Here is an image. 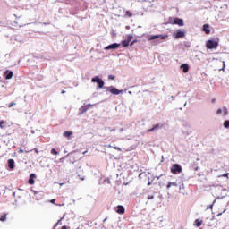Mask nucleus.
<instances>
[{
    "mask_svg": "<svg viewBox=\"0 0 229 229\" xmlns=\"http://www.w3.org/2000/svg\"><path fill=\"white\" fill-rule=\"evenodd\" d=\"M91 83H97L98 87L97 90L98 89H105L106 94L110 92V94H113V96H119V94H124V90L119 89L115 88V86H105V81L103 79L99 78V76H95L91 79Z\"/></svg>",
    "mask_w": 229,
    "mask_h": 229,
    "instance_id": "1",
    "label": "nucleus"
},
{
    "mask_svg": "<svg viewBox=\"0 0 229 229\" xmlns=\"http://www.w3.org/2000/svg\"><path fill=\"white\" fill-rule=\"evenodd\" d=\"M169 36L167 34L162 35V34H157L152 35L148 38V42H151V40H156V42H160V40H165Z\"/></svg>",
    "mask_w": 229,
    "mask_h": 229,
    "instance_id": "2",
    "label": "nucleus"
},
{
    "mask_svg": "<svg viewBox=\"0 0 229 229\" xmlns=\"http://www.w3.org/2000/svg\"><path fill=\"white\" fill-rule=\"evenodd\" d=\"M219 46V41H216L214 39H209L206 42L207 49H217Z\"/></svg>",
    "mask_w": 229,
    "mask_h": 229,
    "instance_id": "3",
    "label": "nucleus"
},
{
    "mask_svg": "<svg viewBox=\"0 0 229 229\" xmlns=\"http://www.w3.org/2000/svg\"><path fill=\"white\" fill-rule=\"evenodd\" d=\"M182 165L178 164H174L172 168H171V173L173 174H179V173H182Z\"/></svg>",
    "mask_w": 229,
    "mask_h": 229,
    "instance_id": "4",
    "label": "nucleus"
},
{
    "mask_svg": "<svg viewBox=\"0 0 229 229\" xmlns=\"http://www.w3.org/2000/svg\"><path fill=\"white\" fill-rule=\"evenodd\" d=\"M162 128H164L163 123H157L152 128L147 130V133H151L153 131H158V130H162Z\"/></svg>",
    "mask_w": 229,
    "mask_h": 229,
    "instance_id": "5",
    "label": "nucleus"
},
{
    "mask_svg": "<svg viewBox=\"0 0 229 229\" xmlns=\"http://www.w3.org/2000/svg\"><path fill=\"white\" fill-rule=\"evenodd\" d=\"M119 47H121V44L112 43V44L106 46L104 49H105V51H110V50H114V49H119Z\"/></svg>",
    "mask_w": 229,
    "mask_h": 229,
    "instance_id": "6",
    "label": "nucleus"
},
{
    "mask_svg": "<svg viewBox=\"0 0 229 229\" xmlns=\"http://www.w3.org/2000/svg\"><path fill=\"white\" fill-rule=\"evenodd\" d=\"M183 37H185V31L182 30H177L174 33V38L178 40V38H183Z\"/></svg>",
    "mask_w": 229,
    "mask_h": 229,
    "instance_id": "7",
    "label": "nucleus"
},
{
    "mask_svg": "<svg viewBox=\"0 0 229 229\" xmlns=\"http://www.w3.org/2000/svg\"><path fill=\"white\" fill-rule=\"evenodd\" d=\"M171 24H176L177 26H184L183 19L182 18H174V21H170Z\"/></svg>",
    "mask_w": 229,
    "mask_h": 229,
    "instance_id": "8",
    "label": "nucleus"
},
{
    "mask_svg": "<svg viewBox=\"0 0 229 229\" xmlns=\"http://www.w3.org/2000/svg\"><path fill=\"white\" fill-rule=\"evenodd\" d=\"M4 77L5 80H12V78H13V72L12 70H6L4 72Z\"/></svg>",
    "mask_w": 229,
    "mask_h": 229,
    "instance_id": "9",
    "label": "nucleus"
},
{
    "mask_svg": "<svg viewBox=\"0 0 229 229\" xmlns=\"http://www.w3.org/2000/svg\"><path fill=\"white\" fill-rule=\"evenodd\" d=\"M7 164H8V168L10 169V171H13V169H15V160L8 159Z\"/></svg>",
    "mask_w": 229,
    "mask_h": 229,
    "instance_id": "10",
    "label": "nucleus"
},
{
    "mask_svg": "<svg viewBox=\"0 0 229 229\" xmlns=\"http://www.w3.org/2000/svg\"><path fill=\"white\" fill-rule=\"evenodd\" d=\"M35 178H37V174H30L29 177L28 183L29 185H35Z\"/></svg>",
    "mask_w": 229,
    "mask_h": 229,
    "instance_id": "11",
    "label": "nucleus"
},
{
    "mask_svg": "<svg viewBox=\"0 0 229 229\" xmlns=\"http://www.w3.org/2000/svg\"><path fill=\"white\" fill-rule=\"evenodd\" d=\"M202 31H204V33H206V35H210V25L204 24L202 27Z\"/></svg>",
    "mask_w": 229,
    "mask_h": 229,
    "instance_id": "12",
    "label": "nucleus"
},
{
    "mask_svg": "<svg viewBox=\"0 0 229 229\" xmlns=\"http://www.w3.org/2000/svg\"><path fill=\"white\" fill-rule=\"evenodd\" d=\"M228 191H229V190L226 189V188L222 189V192H224L225 195L218 196V197L216 198V199H224V198L226 197V194H228Z\"/></svg>",
    "mask_w": 229,
    "mask_h": 229,
    "instance_id": "13",
    "label": "nucleus"
},
{
    "mask_svg": "<svg viewBox=\"0 0 229 229\" xmlns=\"http://www.w3.org/2000/svg\"><path fill=\"white\" fill-rule=\"evenodd\" d=\"M116 212H117V214H124V212H125L124 206L118 205Z\"/></svg>",
    "mask_w": 229,
    "mask_h": 229,
    "instance_id": "14",
    "label": "nucleus"
},
{
    "mask_svg": "<svg viewBox=\"0 0 229 229\" xmlns=\"http://www.w3.org/2000/svg\"><path fill=\"white\" fill-rule=\"evenodd\" d=\"M87 112V107L82 106L79 108V115H83Z\"/></svg>",
    "mask_w": 229,
    "mask_h": 229,
    "instance_id": "15",
    "label": "nucleus"
},
{
    "mask_svg": "<svg viewBox=\"0 0 229 229\" xmlns=\"http://www.w3.org/2000/svg\"><path fill=\"white\" fill-rule=\"evenodd\" d=\"M181 69L182 70L183 72H189V64H182Z\"/></svg>",
    "mask_w": 229,
    "mask_h": 229,
    "instance_id": "16",
    "label": "nucleus"
},
{
    "mask_svg": "<svg viewBox=\"0 0 229 229\" xmlns=\"http://www.w3.org/2000/svg\"><path fill=\"white\" fill-rule=\"evenodd\" d=\"M195 226H197V228H199V226H201V225H203V221L199 220V219H196L194 222Z\"/></svg>",
    "mask_w": 229,
    "mask_h": 229,
    "instance_id": "17",
    "label": "nucleus"
},
{
    "mask_svg": "<svg viewBox=\"0 0 229 229\" xmlns=\"http://www.w3.org/2000/svg\"><path fill=\"white\" fill-rule=\"evenodd\" d=\"M64 136L66 137L67 139H70L72 137V131H64Z\"/></svg>",
    "mask_w": 229,
    "mask_h": 229,
    "instance_id": "18",
    "label": "nucleus"
},
{
    "mask_svg": "<svg viewBox=\"0 0 229 229\" xmlns=\"http://www.w3.org/2000/svg\"><path fill=\"white\" fill-rule=\"evenodd\" d=\"M171 187H178V183H176V182H168V184L166 185V188L171 189Z\"/></svg>",
    "mask_w": 229,
    "mask_h": 229,
    "instance_id": "19",
    "label": "nucleus"
},
{
    "mask_svg": "<svg viewBox=\"0 0 229 229\" xmlns=\"http://www.w3.org/2000/svg\"><path fill=\"white\" fill-rule=\"evenodd\" d=\"M122 46L123 47H128V46H130V43L126 39L122 40Z\"/></svg>",
    "mask_w": 229,
    "mask_h": 229,
    "instance_id": "20",
    "label": "nucleus"
},
{
    "mask_svg": "<svg viewBox=\"0 0 229 229\" xmlns=\"http://www.w3.org/2000/svg\"><path fill=\"white\" fill-rule=\"evenodd\" d=\"M86 108H87V110H90V108H92L93 106H96V104H88V105H85L84 106Z\"/></svg>",
    "mask_w": 229,
    "mask_h": 229,
    "instance_id": "21",
    "label": "nucleus"
},
{
    "mask_svg": "<svg viewBox=\"0 0 229 229\" xmlns=\"http://www.w3.org/2000/svg\"><path fill=\"white\" fill-rule=\"evenodd\" d=\"M224 128H225L226 130H228V128H229V120H225V121L224 122Z\"/></svg>",
    "mask_w": 229,
    "mask_h": 229,
    "instance_id": "22",
    "label": "nucleus"
},
{
    "mask_svg": "<svg viewBox=\"0 0 229 229\" xmlns=\"http://www.w3.org/2000/svg\"><path fill=\"white\" fill-rule=\"evenodd\" d=\"M0 221H2V222L6 221V214H4V215L0 216Z\"/></svg>",
    "mask_w": 229,
    "mask_h": 229,
    "instance_id": "23",
    "label": "nucleus"
},
{
    "mask_svg": "<svg viewBox=\"0 0 229 229\" xmlns=\"http://www.w3.org/2000/svg\"><path fill=\"white\" fill-rule=\"evenodd\" d=\"M126 40H127L129 43H131V40H133V35H128Z\"/></svg>",
    "mask_w": 229,
    "mask_h": 229,
    "instance_id": "24",
    "label": "nucleus"
},
{
    "mask_svg": "<svg viewBox=\"0 0 229 229\" xmlns=\"http://www.w3.org/2000/svg\"><path fill=\"white\" fill-rule=\"evenodd\" d=\"M125 15L127 17H133V13H131V12H130V11H126Z\"/></svg>",
    "mask_w": 229,
    "mask_h": 229,
    "instance_id": "25",
    "label": "nucleus"
},
{
    "mask_svg": "<svg viewBox=\"0 0 229 229\" xmlns=\"http://www.w3.org/2000/svg\"><path fill=\"white\" fill-rule=\"evenodd\" d=\"M222 114H223V109L218 108V109L216 110V115H221Z\"/></svg>",
    "mask_w": 229,
    "mask_h": 229,
    "instance_id": "26",
    "label": "nucleus"
},
{
    "mask_svg": "<svg viewBox=\"0 0 229 229\" xmlns=\"http://www.w3.org/2000/svg\"><path fill=\"white\" fill-rule=\"evenodd\" d=\"M214 203H216V199L213 201L211 205L207 207V209L208 210V208H210L212 210V208H214Z\"/></svg>",
    "mask_w": 229,
    "mask_h": 229,
    "instance_id": "27",
    "label": "nucleus"
},
{
    "mask_svg": "<svg viewBox=\"0 0 229 229\" xmlns=\"http://www.w3.org/2000/svg\"><path fill=\"white\" fill-rule=\"evenodd\" d=\"M224 115L226 116L228 115V108L224 107Z\"/></svg>",
    "mask_w": 229,
    "mask_h": 229,
    "instance_id": "28",
    "label": "nucleus"
},
{
    "mask_svg": "<svg viewBox=\"0 0 229 229\" xmlns=\"http://www.w3.org/2000/svg\"><path fill=\"white\" fill-rule=\"evenodd\" d=\"M51 154L52 155H58V151H56L55 148L51 149Z\"/></svg>",
    "mask_w": 229,
    "mask_h": 229,
    "instance_id": "29",
    "label": "nucleus"
},
{
    "mask_svg": "<svg viewBox=\"0 0 229 229\" xmlns=\"http://www.w3.org/2000/svg\"><path fill=\"white\" fill-rule=\"evenodd\" d=\"M137 42H138V40H137V39H134V40H132V41L130 43V46L131 47V46L137 44Z\"/></svg>",
    "mask_w": 229,
    "mask_h": 229,
    "instance_id": "30",
    "label": "nucleus"
},
{
    "mask_svg": "<svg viewBox=\"0 0 229 229\" xmlns=\"http://www.w3.org/2000/svg\"><path fill=\"white\" fill-rule=\"evenodd\" d=\"M108 80H115V75H108Z\"/></svg>",
    "mask_w": 229,
    "mask_h": 229,
    "instance_id": "31",
    "label": "nucleus"
},
{
    "mask_svg": "<svg viewBox=\"0 0 229 229\" xmlns=\"http://www.w3.org/2000/svg\"><path fill=\"white\" fill-rule=\"evenodd\" d=\"M4 120H1L0 121V128H2L3 129V125L4 124Z\"/></svg>",
    "mask_w": 229,
    "mask_h": 229,
    "instance_id": "32",
    "label": "nucleus"
},
{
    "mask_svg": "<svg viewBox=\"0 0 229 229\" xmlns=\"http://www.w3.org/2000/svg\"><path fill=\"white\" fill-rule=\"evenodd\" d=\"M58 225H62V221L58 220L57 223L54 225L55 228H56V226H58Z\"/></svg>",
    "mask_w": 229,
    "mask_h": 229,
    "instance_id": "33",
    "label": "nucleus"
},
{
    "mask_svg": "<svg viewBox=\"0 0 229 229\" xmlns=\"http://www.w3.org/2000/svg\"><path fill=\"white\" fill-rule=\"evenodd\" d=\"M148 199H155V196L154 195H148Z\"/></svg>",
    "mask_w": 229,
    "mask_h": 229,
    "instance_id": "34",
    "label": "nucleus"
},
{
    "mask_svg": "<svg viewBox=\"0 0 229 229\" xmlns=\"http://www.w3.org/2000/svg\"><path fill=\"white\" fill-rule=\"evenodd\" d=\"M13 105H15V102L10 103L9 106H8V107H9V108H12V106H13Z\"/></svg>",
    "mask_w": 229,
    "mask_h": 229,
    "instance_id": "35",
    "label": "nucleus"
},
{
    "mask_svg": "<svg viewBox=\"0 0 229 229\" xmlns=\"http://www.w3.org/2000/svg\"><path fill=\"white\" fill-rule=\"evenodd\" d=\"M180 191H182V189H185V185L183 183L181 184V186L179 187Z\"/></svg>",
    "mask_w": 229,
    "mask_h": 229,
    "instance_id": "36",
    "label": "nucleus"
},
{
    "mask_svg": "<svg viewBox=\"0 0 229 229\" xmlns=\"http://www.w3.org/2000/svg\"><path fill=\"white\" fill-rule=\"evenodd\" d=\"M221 176H223L224 178H228V173L224 174H222Z\"/></svg>",
    "mask_w": 229,
    "mask_h": 229,
    "instance_id": "37",
    "label": "nucleus"
},
{
    "mask_svg": "<svg viewBox=\"0 0 229 229\" xmlns=\"http://www.w3.org/2000/svg\"><path fill=\"white\" fill-rule=\"evenodd\" d=\"M226 67V65H225V62H223V68L220 69V71H225V68Z\"/></svg>",
    "mask_w": 229,
    "mask_h": 229,
    "instance_id": "38",
    "label": "nucleus"
},
{
    "mask_svg": "<svg viewBox=\"0 0 229 229\" xmlns=\"http://www.w3.org/2000/svg\"><path fill=\"white\" fill-rule=\"evenodd\" d=\"M114 149H117V151H121V148L119 147H113Z\"/></svg>",
    "mask_w": 229,
    "mask_h": 229,
    "instance_id": "39",
    "label": "nucleus"
},
{
    "mask_svg": "<svg viewBox=\"0 0 229 229\" xmlns=\"http://www.w3.org/2000/svg\"><path fill=\"white\" fill-rule=\"evenodd\" d=\"M211 103H213V104L216 103V98H212Z\"/></svg>",
    "mask_w": 229,
    "mask_h": 229,
    "instance_id": "40",
    "label": "nucleus"
},
{
    "mask_svg": "<svg viewBox=\"0 0 229 229\" xmlns=\"http://www.w3.org/2000/svg\"><path fill=\"white\" fill-rule=\"evenodd\" d=\"M19 153H24V150L22 148H20Z\"/></svg>",
    "mask_w": 229,
    "mask_h": 229,
    "instance_id": "41",
    "label": "nucleus"
},
{
    "mask_svg": "<svg viewBox=\"0 0 229 229\" xmlns=\"http://www.w3.org/2000/svg\"><path fill=\"white\" fill-rule=\"evenodd\" d=\"M171 99H172V101H174V96H171Z\"/></svg>",
    "mask_w": 229,
    "mask_h": 229,
    "instance_id": "42",
    "label": "nucleus"
},
{
    "mask_svg": "<svg viewBox=\"0 0 229 229\" xmlns=\"http://www.w3.org/2000/svg\"><path fill=\"white\" fill-rule=\"evenodd\" d=\"M35 153L38 154V149L34 148Z\"/></svg>",
    "mask_w": 229,
    "mask_h": 229,
    "instance_id": "43",
    "label": "nucleus"
},
{
    "mask_svg": "<svg viewBox=\"0 0 229 229\" xmlns=\"http://www.w3.org/2000/svg\"><path fill=\"white\" fill-rule=\"evenodd\" d=\"M198 169H199V167L196 166V167L194 168V171H198Z\"/></svg>",
    "mask_w": 229,
    "mask_h": 229,
    "instance_id": "44",
    "label": "nucleus"
},
{
    "mask_svg": "<svg viewBox=\"0 0 229 229\" xmlns=\"http://www.w3.org/2000/svg\"><path fill=\"white\" fill-rule=\"evenodd\" d=\"M161 176H162V174L158 175V176H156L157 180H158Z\"/></svg>",
    "mask_w": 229,
    "mask_h": 229,
    "instance_id": "45",
    "label": "nucleus"
},
{
    "mask_svg": "<svg viewBox=\"0 0 229 229\" xmlns=\"http://www.w3.org/2000/svg\"><path fill=\"white\" fill-rule=\"evenodd\" d=\"M109 130H110V131H115V129H110L109 128Z\"/></svg>",
    "mask_w": 229,
    "mask_h": 229,
    "instance_id": "46",
    "label": "nucleus"
},
{
    "mask_svg": "<svg viewBox=\"0 0 229 229\" xmlns=\"http://www.w3.org/2000/svg\"><path fill=\"white\" fill-rule=\"evenodd\" d=\"M55 201H56V199H52L50 202L55 203Z\"/></svg>",
    "mask_w": 229,
    "mask_h": 229,
    "instance_id": "47",
    "label": "nucleus"
},
{
    "mask_svg": "<svg viewBox=\"0 0 229 229\" xmlns=\"http://www.w3.org/2000/svg\"><path fill=\"white\" fill-rule=\"evenodd\" d=\"M125 29H126V30H130V26L127 25V26L125 27Z\"/></svg>",
    "mask_w": 229,
    "mask_h": 229,
    "instance_id": "48",
    "label": "nucleus"
},
{
    "mask_svg": "<svg viewBox=\"0 0 229 229\" xmlns=\"http://www.w3.org/2000/svg\"><path fill=\"white\" fill-rule=\"evenodd\" d=\"M61 94H65V90H62V91H61Z\"/></svg>",
    "mask_w": 229,
    "mask_h": 229,
    "instance_id": "49",
    "label": "nucleus"
},
{
    "mask_svg": "<svg viewBox=\"0 0 229 229\" xmlns=\"http://www.w3.org/2000/svg\"><path fill=\"white\" fill-rule=\"evenodd\" d=\"M123 130H124V129H123V128H122V129H120V132H123Z\"/></svg>",
    "mask_w": 229,
    "mask_h": 229,
    "instance_id": "50",
    "label": "nucleus"
},
{
    "mask_svg": "<svg viewBox=\"0 0 229 229\" xmlns=\"http://www.w3.org/2000/svg\"><path fill=\"white\" fill-rule=\"evenodd\" d=\"M148 186L151 185V182H148Z\"/></svg>",
    "mask_w": 229,
    "mask_h": 229,
    "instance_id": "51",
    "label": "nucleus"
},
{
    "mask_svg": "<svg viewBox=\"0 0 229 229\" xmlns=\"http://www.w3.org/2000/svg\"><path fill=\"white\" fill-rule=\"evenodd\" d=\"M106 219H107V218H105L104 221H103V223L106 222Z\"/></svg>",
    "mask_w": 229,
    "mask_h": 229,
    "instance_id": "52",
    "label": "nucleus"
},
{
    "mask_svg": "<svg viewBox=\"0 0 229 229\" xmlns=\"http://www.w3.org/2000/svg\"><path fill=\"white\" fill-rule=\"evenodd\" d=\"M184 106H187V102L184 103Z\"/></svg>",
    "mask_w": 229,
    "mask_h": 229,
    "instance_id": "53",
    "label": "nucleus"
},
{
    "mask_svg": "<svg viewBox=\"0 0 229 229\" xmlns=\"http://www.w3.org/2000/svg\"><path fill=\"white\" fill-rule=\"evenodd\" d=\"M25 153H30V150H26Z\"/></svg>",
    "mask_w": 229,
    "mask_h": 229,
    "instance_id": "54",
    "label": "nucleus"
},
{
    "mask_svg": "<svg viewBox=\"0 0 229 229\" xmlns=\"http://www.w3.org/2000/svg\"><path fill=\"white\" fill-rule=\"evenodd\" d=\"M13 196L15 197V192H13Z\"/></svg>",
    "mask_w": 229,
    "mask_h": 229,
    "instance_id": "55",
    "label": "nucleus"
},
{
    "mask_svg": "<svg viewBox=\"0 0 229 229\" xmlns=\"http://www.w3.org/2000/svg\"><path fill=\"white\" fill-rule=\"evenodd\" d=\"M222 215H223V213H219V214H218V216H222Z\"/></svg>",
    "mask_w": 229,
    "mask_h": 229,
    "instance_id": "56",
    "label": "nucleus"
},
{
    "mask_svg": "<svg viewBox=\"0 0 229 229\" xmlns=\"http://www.w3.org/2000/svg\"><path fill=\"white\" fill-rule=\"evenodd\" d=\"M129 94H132L131 91H129Z\"/></svg>",
    "mask_w": 229,
    "mask_h": 229,
    "instance_id": "57",
    "label": "nucleus"
},
{
    "mask_svg": "<svg viewBox=\"0 0 229 229\" xmlns=\"http://www.w3.org/2000/svg\"><path fill=\"white\" fill-rule=\"evenodd\" d=\"M197 161H199V158H197Z\"/></svg>",
    "mask_w": 229,
    "mask_h": 229,
    "instance_id": "58",
    "label": "nucleus"
},
{
    "mask_svg": "<svg viewBox=\"0 0 229 229\" xmlns=\"http://www.w3.org/2000/svg\"><path fill=\"white\" fill-rule=\"evenodd\" d=\"M107 183H110V181H107Z\"/></svg>",
    "mask_w": 229,
    "mask_h": 229,
    "instance_id": "59",
    "label": "nucleus"
},
{
    "mask_svg": "<svg viewBox=\"0 0 229 229\" xmlns=\"http://www.w3.org/2000/svg\"><path fill=\"white\" fill-rule=\"evenodd\" d=\"M34 194H37V191H34Z\"/></svg>",
    "mask_w": 229,
    "mask_h": 229,
    "instance_id": "60",
    "label": "nucleus"
},
{
    "mask_svg": "<svg viewBox=\"0 0 229 229\" xmlns=\"http://www.w3.org/2000/svg\"><path fill=\"white\" fill-rule=\"evenodd\" d=\"M81 180H85L84 178H81Z\"/></svg>",
    "mask_w": 229,
    "mask_h": 229,
    "instance_id": "61",
    "label": "nucleus"
}]
</instances>
